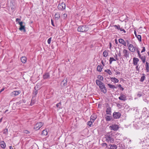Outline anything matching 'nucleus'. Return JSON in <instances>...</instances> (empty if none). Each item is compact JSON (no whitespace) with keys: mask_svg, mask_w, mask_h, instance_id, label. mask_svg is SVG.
<instances>
[{"mask_svg":"<svg viewBox=\"0 0 149 149\" xmlns=\"http://www.w3.org/2000/svg\"><path fill=\"white\" fill-rule=\"evenodd\" d=\"M114 133L112 131L108 132L105 135V140L108 143H113L114 140Z\"/></svg>","mask_w":149,"mask_h":149,"instance_id":"obj_1","label":"nucleus"},{"mask_svg":"<svg viewBox=\"0 0 149 149\" xmlns=\"http://www.w3.org/2000/svg\"><path fill=\"white\" fill-rule=\"evenodd\" d=\"M89 29V27L87 26L83 25L79 26L77 29V31L79 32H83L87 31Z\"/></svg>","mask_w":149,"mask_h":149,"instance_id":"obj_2","label":"nucleus"},{"mask_svg":"<svg viewBox=\"0 0 149 149\" xmlns=\"http://www.w3.org/2000/svg\"><path fill=\"white\" fill-rule=\"evenodd\" d=\"M148 113L142 112L141 115L139 117V119L141 120V121H143L145 120L147 117H149V114Z\"/></svg>","mask_w":149,"mask_h":149,"instance_id":"obj_3","label":"nucleus"},{"mask_svg":"<svg viewBox=\"0 0 149 149\" xmlns=\"http://www.w3.org/2000/svg\"><path fill=\"white\" fill-rule=\"evenodd\" d=\"M65 4L63 2L59 3L57 8L59 10H63L65 9Z\"/></svg>","mask_w":149,"mask_h":149,"instance_id":"obj_4","label":"nucleus"},{"mask_svg":"<svg viewBox=\"0 0 149 149\" xmlns=\"http://www.w3.org/2000/svg\"><path fill=\"white\" fill-rule=\"evenodd\" d=\"M18 23L20 25V27L19 29L21 31H23L24 32L26 31L25 27L24 25H23V22H18Z\"/></svg>","mask_w":149,"mask_h":149,"instance_id":"obj_5","label":"nucleus"},{"mask_svg":"<svg viewBox=\"0 0 149 149\" xmlns=\"http://www.w3.org/2000/svg\"><path fill=\"white\" fill-rule=\"evenodd\" d=\"M109 127L111 130H113L114 131H116L119 128L118 126L116 124L112 125Z\"/></svg>","mask_w":149,"mask_h":149,"instance_id":"obj_6","label":"nucleus"},{"mask_svg":"<svg viewBox=\"0 0 149 149\" xmlns=\"http://www.w3.org/2000/svg\"><path fill=\"white\" fill-rule=\"evenodd\" d=\"M43 125V123L42 122H40L38 123L35 125L34 129L36 130H38L41 127H42Z\"/></svg>","mask_w":149,"mask_h":149,"instance_id":"obj_7","label":"nucleus"},{"mask_svg":"<svg viewBox=\"0 0 149 149\" xmlns=\"http://www.w3.org/2000/svg\"><path fill=\"white\" fill-rule=\"evenodd\" d=\"M121 116L120 113L119 112H114L113 113V116L115 119H118L120 118Z\"/></svg>","mask_w":149,"mask_h":149,"instance_id":"obj_8","label":"nucleus"},{"mask_svg":"<svg viewBox=\"0 0 149 149\" xmlns=\"http://www.w3.org/2000/svg\"><path fill=\"white\" fill-rule=\"evenodd\" d=\"M123 52L124 54V56L126 58L129 57L130 52L125 49H124L123 50Z\"/></svg>","mask_w":149,"mask_h":149,"instance_id":"obj_9","label":"nucleus"},{"mask_svg":"<svg viewBox=\"0 0 149 149\" xmlns=\"http://www.w3.org/2000/svg\"><path fill=\"white\" fill-rule=\"evenodd\" d=\"M21 93L20 91H13L11 93V96L13 97H15V96Z\"/></svg>","mask_w":149,"mask_h":149,"instance_id":"obj_10","label":"nucleus"},{"mask_svg":"<svg viewBox=\"0 0 149 149\" xmlns=\"http://www.w3.org/2000/svg\"><path fill=\"white\" fill-rule=\"evenodd\" d=\"M128 47L129 50L132 52H134L135 51V47L132 44H130Z\"/></svg>","mask_w":149,"mask_h":149,"instance_id":"obj_11","label":"nucleus"},{"mask_svg":"<svg viewBox=\"0 0 149 149\" xmlns=\"http://www.w3.org/2000/svg\"><path fill=\"white\" fill-rule=\"evenodd\" d=\"M139 57L143 63H144L145 62L146 58L145 56H142L141 55H140V56H139Z\"/></svg>","mask_w":149,"mask_h":149,"instance_id":"obj_12","label":"nucleus"},{"mask_svg":"<svg viewBox=\"0 0 149 149\" xmlns=\"http://www.w3.org/2000/svg\"><path fill=\"white\" fill-rule=\"evenodd\" d=\"M126 97L125 95L122 94H121L120 96L118 97L120 100L123 101H125L126 100Z\"/></svg>","mask_w":149,"mask_h":149,"instance_id":"obj_13","label":"nucleus"},{"mask_svg":"<svg viewBox=\"0 0 149 149\" xmlns=\"http://www.w3.org/2000/svg\"><path fill=\"white\" fill-rule=\"evenodd\" d=\"M119 42L122 44L124 46H126V42L123 39L121 38H120L118 39Z\"/></svg>","mask_w":149,"mask_h":149,"instance_id":"obj_14","label":"nucleus"},{"mask_svg":"<svg viewBox=\"0 0 149 149\" xmlns=\"http://www.w3.org/2000/svg\"><path fill=\"white\" fill-rule=\"evenodd\" d=\"M139 60L137 58H134L133 59V63L134 65H136L138 64V63L139 61Z\"/></svg>","mask_w":149,"mask_h":149,"instance_id":"obj_15","label":"nucleus"},{"mask_svg":"<svg viewBox=\"0 0 149 149\" xmlns=\"http://www.w3.org/2000/svg\"><path fill=\"white\" fill-rule=\"evenodd\" d=\"M100 86V88L101 89V91L104 93H106L107 92V89L105 86V85Z\"/></svg>","mask_w":149,"mask_h":149,"instance_id":"obj_16","label":"nucleus"},{"mask_svg":"<svg viewBox=\"0 0 149 149\" xmlns=\"http://www.w3.org/2000/svg\"><path fill=\"white\" fill-rule=\"evenodd\" d=\"M54 17L55 19L58 20L60 17V13L58 12L56 13L54 15Z\"/></svg>","mask_w":149,"mask_h":149,"instance_id":"obj_17","label":"nucleus"},{"mask_svg":"<svg viewBox=\"0 0 149 149\" xmlns=\"http://www.w3.org/2000/svg\"><path fill=\"white\" fill-rule=\"evenodd\" d=\"M111 109L110 107H108L107 108L106 112V115H111Z\"/></svg>","mask_w":149,"mask_h":149,"instance_id":"obj_18","label":"nucleus"},{"mask_svg":"<svg viewBox=\"0 0 149 149\" xmlns=\"http://www.w3.org/2000/svg\"><path fill=\"white\" fill-rule=\"evenodd\" d=\"M110 79L111 81L114 83H118L119 81L115 77H111Z\"/></svg>","mask_w":149,"mask_h":149,"instance_id":"obj_19","label":"nucleus"},{"mask_svg":"<svg viewBox=\"0 0 149 149\" xmlns=\"http://www.w3.org/2000/svg\"><path fill=\"white\" fill-rule=\"evenodd\" d=\"M96 116L94 115H92L91 117L90 120L92 121L93 122H94L96 118Z\"/></svg>","mask_w":149,"mask_h":149,"instance_id":"obj_20","label":"nucleus"},{"mask_svg":"<svg viewBox=\"0 0 149 149\" xmlns=\"http://www.w3.org/2000/svg\"><path fill=\"white\" fill-rule=\"evenodd\" d=\"M34 90L33 91V97H36L38 93V90L36 89V87H34Z\"/></svg>","mask_w":149,"mask_h":149,"instance_id":"obj_21","label":"nucleus"},{"mask_svg":"<svg viewBox=\"0 0 149 149\" xmlns=\"http://www.w3.org/2000/svg\"><path fill=\"white\" fill-rule=\"evenodd\" d=\"M21 62L23 63H25L26 61V58L25 56H22L21 58Z\"/></svg>","mask_w":149,"mask_h":149,"instance_id":"obj_22","label":"nucleus"},{"mask_svg":"<svg viewBox=\"0 0 149 149\" xmlns=\"http://www.w3.org/2000/svg\"><path fill=\"white\" fill-rule=\"evenodd\" d=\"M50 75L48 73H45L43 75V78L44 79H47L49 77Z\"/></svg>","mask_w":149,"mask_h":149,"instance_id":"obj_23","label":"nucleus"},{"mask_svg":"<svg viewBox=\"0 0 149 149\" xmlns=\"http://www.w3.org/2000/svg\"><path fill=\"white\" fill-rule=\"evenodd\" d=\"M105 120L107 121H109L111 120L112 117L111 116H107V115H106Z\"/></svg>","mask_w":149,"mask_h":149,"instance_id":"obj_24","label":"nucleus"},{"mask_svg":"<svg viewBox=\"0 0 149 149\" xmlns=\"http://www.w3.org/2000/svg\"><path fill=\"white\" fill-rule=\"evenodd\" d=\"M109 146H110V149H116L117 146L116 145H109Z\"/></svg>","mask_w":149,"mask_h":149,"instance_id":"obj_25","label":"nucleus"},{"mask_svg":"<svg viewBox=\"0 0 149 149\" xmlns=\"http://www.w3.org/2000/svg\"><path fill=\"white\" fill-rule=\"evenodd\" d=\"M0 145L1 147L3 148H5L6 147V143L4 141L1 142Z\"/></svg>","mask_w":149,"mask_h":149,"instance_id":"obj_26","label":"nucleus"},{"mask_svg":"<svg viewBox=\"0 0 149 149\" xmlns=\"http://www.w3.org/2000/svg\"><path fill=\"white\" fill-rule=\"evenodd\" d=\"M107 85L109 86V87L111 89L116 88H117L115 86L112 85L110 84H108Z\"/></svg>","mask_w":149,"mask_h":149,"instance_id":"obj_27","label":"nucleus"},{"mask_svg":"<svg viewBox=\"0 0 149 149\" xmlns=\"http://www.w3.org/2000/svg\"><path fill=\"white\" fill-rule=\"evenodd\" d=\"M103 55L104 57H106L108 55V53L106 50H105L103 53Z\"/></svg>","mask_w":149,"mask_h":149,"instance_id":"obj_28","label":"nucleus"},{"mask_svg":"<svg viewBox=\"0 0 149 149\" xmlns=\"http://www.w3.org/2000/svg\"><path fill=\"white\" fill-rule=\"evenodd\" d=\"M96 84L98 86L99 85H100V84H102V82L99 79L96 80Z\"/></svg>","mask_w":149,"mask_h":149,"instance_id":"obj_29","label":"nucleus"},{"mask_svg":"<svg viewBox=\"0 0 149 149\" xmlns=\"http://www.w3.org/2000/svg\"><path fill=\"white\" fill-rule=\"evenodd\" d=\"M142 75L143 76L141 77L140 79V81L141 82H143L146 78V76L145 74H143Z\"/></svg>","mask_w":149,"mask_h":149,"instance_id":"obj_30","label":"nucleus"},{"mask_svg":"<svg viewBox=\"0 0 149 149\" xmlns=\"http://www.w3.org/2000/svg\"><path fill=\"white\" fill-rule=\"evenodd\" d=\"M102 68L100 65H98L97 67V70L99 72H101L102 71Z\"/></svg>","mask_w":149,"mask_h":149,"instance_id":"obj_31","label":"nucleus"},{"mask_svg":"<svg viewBox=\"0 0 149 149\" xmlns=\"http://www.w3.org/2000/svg\"><path fill=\"white\" fill-rule=\"evenodd\" d=\"M104 71L108 73L109 75H110L112 74L111 71L109 69H107L105 70Z\"/></svg>","mask_w":149,"mask_h":149,"instance_id":"obj_32","label":"nucleus"},{"mask_svg":"<svg viewBox=\"0 0 149 149\" xmlns=\"http://www.w3.org/2000/svg\"><path fill=\"white\" fill-rule=\"evenodd\" d=\"M42 134L43 135L45 136L47 135V132L46 130H44L42 132Z\"/></svg>","mask_w":149,"mask_h":149,"instance_id":"obj_33","label":"nucleus"},{"mask_svg":"<svg viewBox=\"0 0 149 149\" xmlns=\"http://www.w3.org/2000/svg\"><path fill=\"white\" fill-rule=\"evenodd\" d=\"M67 79H66L65 81H64V80H63L61 83V84H62V83L63 82H64L63 83V85L64 86H66L67 85Z\"/></svg>","mask_w":149,"mask_h":149,"instance_id":"obj_34","label":"nucleus"},{"mask_svg":"<svg viewBox=\"0 0 149 149\" xmlns=\"http://www.w3.org/2000/svg\"><path fill=\"white\" fill-rule=\"evenodd\" d=\"M136 37L137 38L139 41H141V37L140 35H136Z\"/></svg>","mask_w":149,"mask_h":149,"instance_id":"obj_35","label":"nucleus"},{"mask_svg":"<svg viewBox=\"0 0 149 149\" xmlns=\"http://www.w3.org/2000/svg\"><path fill=\"white\" fill-rule=\"evenodd\" d=\"M116 60L114 59L113 57H110L109 59V62L110 64H111L113 61H115Z\"/></svg>","mask_w":149,"mask_h":149,"instance_id":"obj_36","label":"nucleus"},{"mask_svg":"<svg viewBox=\"0 0 149 149\" xmlns=\"http://www.w3.org/2000/svg\"><path fill=\"white\" fill-rule=\"evenodd\" d=\"M3 134L6 135H7L8 133V129L6 128L3 130Z\"/></svg>","mask_w":149,"mask_h":149,"instance_id":"obj_37","label":"nucleus"},{"mask_svg":"<svg viewBox=\"0 0 149 149\" xmlns=\"http://www.w3.org/2000/svg\"><path fill=\"white\" fill-rule=\"evenodd\" d=\"M61 102H59V103L57 104H56V106L58 108L60 109L61 108Z\"/></svg>","mask_w":149,"mask_h":149,"instance_id":"obj_38","label":"nucleus"},{"mask_svg":"<svg viewBox=\"0 0 149 149\" xmlns=\"http://www.w3.org/2000/svg\"><path fill=\"white\" fill-rule=\"evenodd\" d=\"M93 122L92 121L90 120L87 123V125L89 127H91L92 124Z\"/></svg>","mask_w":149,"mask_h":149,"instance_id":"obj_39","label":"nucleus"},{"mask_svg":"<svg viewBox=\"0 0 149 149\" xmlns=\"http://www.w3.org/2000/svg\"><path fill=\"white\" fill-rule=\"evenodd\" d=\"M97 78L101 81H102L103 79V77L101 75H98Z\"/></svg>","mask_w":149,"mask_h":149,"instance_id":"obj_40","label":"nucleus"},{"mask_svg":"<svg viewBox=\"0 0 149 149\" xmlns=\"http://www.w3.org/2000/svg\"><path fill=\"white\" fill-rule=\"evenodd\" d=\"M147 109L146 108H144L142 112L148 113V111H147Z\"/></svg>","mask_w":149,"mask_h":149,"instance_id":"obj_41","label":"nucleus"},{"mask_svg":"<svg viewBox=\"0 0 149 149\" xmlns=\"http://www.w3.org/2000/svg\"><path fill=\"white\" fill-rule=\"evenodd\" d=\"M113 26L115 27V28L117 29L118 30H119V29L120 28V26L119 25H114Z\"/></svg>","mask_w":149,"mask_h":149,"instance_id":"obj_42","label":"nucleus"},{"mask_svg":"<svg viewBox=\"0 0 149 149\" xmlns=\"http://www.w3.org/2000/svg\"><path fill=\"white\" fill-rule=\"evenodd\" d=\"M51 37L50 38H49L47 40V43H48V44H49L50 43L51 41Z\"/></svg>","mask_w":149,"mask_h":149,"instance_id":"obj_43","label":"nucleus"},{"mask_svg":"<svg viewBox=\"0 0 149 149\" xmlns=\"http://www.w3.org/2000/svg\"><path fill=\"white\" fill-rule=\"evenodd\" d=\"M23 132L24 133H25V134H29L30 133V132H29V131L27 130H24Z\"/></svg>","mask_w":149,"mask_h":149,"instance_id":"obj_44","label":"nucleus"},{"mask_svg":"<svg viewBox=\"0 0 149 149\" xmlns=\"http://www.w3.org/2000/svg\"><path fill=\"white\" fill-rule=\"evenodd\" d=\"M136 51L138 53V56H140V55H141L140 54V51H139V50L138 49V48L136 49Z\"/></svg>","mask_w":149,"mask_h":149,"instance_id":"obj_45","label":"nucleus"},{"mask_svg":"<svg viewBox=\"0 0 149 149\" xmlns=\"http://www.w3.org/2000/svg\"><path fill=\"white\" fill-rule=\"evenodd\" d=\"M67 14L66 13H64L63 14V17H64V19H65L67 17Z\"/></svg>","mask_w":149,"mask_h":149,"instance_id":"obj_46","label":"nucleus"},{"mask_svg":"<svg viewBox=\"0 0 149 149\" xmlns=\"http://www.w3.org/2000/svg\"><path fill=\"white\" fill-rule=\"evenodd\" d=\"M136 65V70L137 71H138V72H139V68L138 67H139V65L137 64Z\"/></svg>","mask_w":149,"mask_h":149,"instance_id":"obj_47","label":"nucleus"},{"mask_svg":"<svg viewBox=\"0 0 149 149\" xmlns=\"http://www.w3.org/2000/svg\"><path fill=\"white\" fill-rule=\"evenodd\" d=\"M21 20V19H20L17 18L16 19V22L17 23H18V22H19V21Z\"/></svg>","mask_w":149,"mask_h":149,"instance_id":"obj_48","label":"nucleus"},{"mask_svg":"<svg viewBox=\"0 0 149 149\" xmlns=\"http://www.w3.org/2000/svg\"><path fill=\"white\" fill-rule=\"evenodd\" d=\"M119 30L121 31H123L124 32V33H125L126 32V31H125L123 29H122V28H120V29H119Z\"/></svg>","mask_w":149,"mask_h":149,"instance_id":"obj_49","label":"nucleus"},{"mask_svg":"<svg viewBox=\"0 0 149 149\" xmlns=\"http://www.w3.org/2000/svg\"><path fill=\"white\" fill-rule=\"evenodd\" d=\"M114 71L115 72L116 74L117 75L120 74V72L116 71L115 70H114Z\"/></svg>","mask_w":149,"mask_h":149,"instance_id":"obj_50","label":"nucleus"},{"mask_svg":"<svg viewBox=\"0 0 149 149\" xmlns=\"http://www.w3.org/2000/svg\"><path fill=\"white\" fill-rule=\"evenodd\" d=\"M146 68H148V67H149V63L146 62Z\"/></svg>","mask_w":149,"mask_h":149,"instance_id":"obj_51","label":"nucleus"},{"mask_svg":"<svg viewBox=\"0 0 149 149\" xmlns=\"http://www.w3.org/2000/svg\"><path fill=\"white\" fill-rule=\"evenodd\" d=\"M126 43H127V46H128H128L130 44V42H129V41L128 40H126Z\"/></svg>","mask_w":149,"mask_h":149,"instance_id":"obj_52","label":"nucleus"},{"mask_svg":"<svg viewBox=\"0 0 149 149\" xmlns=\"http://www.w3.org/2000/svg\"><path fill=\"white\" fill-rule=\"evenodd\" d=\"M142 48H143V49H142V50L141 51V53H143L145 51V47H142Z\"/></svg>","mask_w":149,"mask_h":149,"instance_id":"obj_53","label":"nucleus"},{"mask_svg":"<svg viewBox=\"0 0 149 149\" xmlns=\"http://www.w3.org/2000/svg\"><path fill=\"white\" fill-rule=\"evenodd\" d=\"M102 146H106L107 147V144L106 143H103L102 144Z\"/></svg>","mask_w":149,"mask_h":149,"instance_id":"obj_54","label":"nucleus"},{"mask_svg":"<svg viewBox=\"0 0 149 149\" xmlns=\"http://www.w3.org/2000/svg\"><path fill=\"white\" fill-rule=\"evenodd\" d=\"M51 23L52 25L53 26H55V25L54 24V22H53V21L52 19H51Z\"/></svg>","mask_w":149,"mask_h":149,"instance_id":"obj_55","label":"nucleus"},{"mask_svg":"<svg viewBox=\"0 0 149 149\" xmlns=\"http://www.w3.org/2000/svg\"><path fill=\"white\" fill-rule=\"evenodd\" d=\"M114 57L116 59V60H118V59L117 58V55L116 54H115V55L114 56Z\"/></svg>","mask_w":149,"mask_h":149,"instance_id":"obj_56","label":"nucleus"},{"mask_svg":"<svg viewBox=\"0 0 149 149\" xmlns=\"http://www.w3.org/2000/svg\"><path fill=\"white\" fill-rule=\"evenodd\" d=\"M4 90V88H2L0 91V93H1Z\"/></svg>","mask_w":149,"mask_h":149,"instance_id":"obj_57","label":"nucleus"},{"mask_svg":"<svg viewBox=\"0 0 149 149\" xmlns=\"http://www.w3.org/2000/svg\"><path fill=\"white\" fill-rule=\"evenodd\" d=\"M142 123H143V124L145 125H146L147 124H148V123H146L144 121Z\"/></svg>","mask_w":149,"mask_h":149,"instance_id":"obj_58","label":"nucleus"},{"mask_svg":"<svg viewBox=\"0 0 149 149\" xmlns=\"http://www.w3.org/2000/svg\"><path fill=\"white\" fill-rule=\"evenodd\" d=\"M104 86V85L103 84V83L102 82V84H100V85H99V88L100 87V86Z\"/></svg>","mask_w":149,"mask_h":149,"instance_id":"obj_59","label":"nucleus"},{"mask_svg":"<svg viewBox=\"0 0 149 149\" xmlns=\"http://www.w3.org/2000/svg\"><path fill=\"white\" fill-rule=\"evenodd\" d=\"M146 68V71L147 72H148V70L149 69V67H148V68Z\"/></svg>","mask_w":149,"mask_h":149,"instance_id":"obj_60","label":"nucleus"},{"mask_svg":"<svg viewBox=\"0 0 149 149\" xmlns=\"http://www.w3.org/2000/svg\"><path fill=\"white\" fill-rule=\"evenodd\" d=\"M117 86L118 87H119L120 88H121L122 87V86L120 84H119V85H118Z\"/></svg>","mask_w":149,"mask_h":149,"instance_id":"obj_61","label":"nucleus"},{"mask_svg":"<svg viewBox=\"0 0 149 149\" xmlns=\"http://www.w3.org/2000/svg\"><path fill=\"white\" fill-rule=\"evenodd\" d=\"M120 90L123 91L124 90V88L121 87V88H120Z\"/></svg>","mask_w":149,"mask_h":149,"instance_id":"obj_62","label":"nucleus"},{"mask_svg":"<svg viewBox=\"0 0 149 149\" xmlns=\"http://www.w3.org/2000/svg\"><path fill=\"white\" fill-rule=\"evenodd\" d=\"M134 34H135L136 36V35H137V34H136V32L135 31H134Z\"/></svg>","mask_w":149,"mask_h":149,"instance_id":"obj_63","label":"nucleus"},{"mask_svg":"<svg viewBox=\"0 0 149 149\" xmlns=\"http://www.w3.org/2000/svg\"><path fill=\"white\" fill-rule=\"evenodd\" d=\"M9 149H13L12 146H10L9 147Z\"/></svg>","mask_w":149,"mask_h":149,"instance_id":"obj_64","label":"nucleus"}]
</instances>
